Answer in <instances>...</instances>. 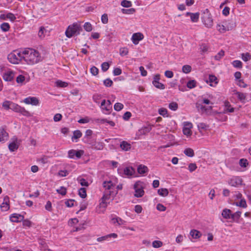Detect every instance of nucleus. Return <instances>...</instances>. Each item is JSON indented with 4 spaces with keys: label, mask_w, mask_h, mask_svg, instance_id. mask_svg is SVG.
<instances>
[{
    "label": "nucleus",
    "mask_w": 251,
    "mask_h": 251,
    "mask_svg": "<svg viewBox=\"0 0 251 251\" xmlns=\"http://www.w3.org/2000/svg\"><path fill=\"white\" fill-rule=\"evenodd\" d=\"M22 55L23 60L29 65L37 63L41 60L39 52L32 49H25L23 51Z\"/></svg>",
    "instance_id": "nucleus-1"
},
{
    "label": "nucleus",
    "mask_w": 251,
    "mask_h": 251,
    "mask_svg": "<svg viewBox=\"0 0 251 251\" xmlns=\"http://www.w3.org/2000/svg\"><path fill=\"white\" fill-rule=\"evenodd\" d=\"M82 28L80 25L77 23H74L67 27L65 34L68 38H71L73 36L77 35L80 34Z\"/></svg>",
    "instance_id": "nucleus-2"
},
{
    "label": "nucleus",
    "mask_w": 251,
    "mask_h": 251,
    "mask_svg": "<svg viewBox=\"0 0 251 251\" xmlns=\"http://www.w3.org/2000/svg\"><path fill=\"white\" fill-rule=\"evenodd\" d=\"M23 51L18 52L14 51L8 55L7 58L10 62L13 64H18L23 60Z\"/></svg>",
    "instance_id": "nucleus-3"
},
{
    "label": "nucleus",
    "mask_w": 251,
    "mask_h": 251,
    "mask_svg": "<svg viewBox=\"0 0 251 251\" xmlns=\"http://www.w3.org/2000/svg\"><path fill=\"white\" fill-rule=\"evenodd\" d=\"M201 19L202 22L206 27L210 28L213 26V20L212 19L211 14L209 13V11L207 9L204 11L201 17Z\"/></svg>",
    "instance_id": "nucleus-4"
},
{
    "label": "nucleus",
    "mask_w": 251,
    "mask_h": 251,
    "mask_svg": "<svg viewBox=\"0 0 251 251\" xmlns=\"http://www.w3.org/2000/svg\"><path fill=\"white\" fill-rule=\"evenodd\" d=\"M111 195H113V192L111 191H104L102 197L101 199V201L100 203L101 207L106 208L107 206L106 201L110 198Z\"/></svg>",
    "instance_id": "nucleus-5"
},
{
    "label": "nucleus",
    "mask_w": 251,
    "mask_h": 251,
    "mask_svg": "<svg viewBox=\"0 0 251 251\" xmlns=\"http://www.w3.org/2000/svg\"><path fill=\"white\" fill-rule=\"evenodd\" d=\"M134 188L135 189L134 196L136 198L142 197L144 194V191L143 188L139 187V183L138 182H136L134 185Z\"/></svg>",
    "instance_id": "nucleus-6"
},
{
    "label": "nucleus",
    "mask_w": 251,
    "mask_h": 251,
    "mask_svg": "<svg viewBox=\"0 0 251 251\" xmlns=\"http://www.w3.org/2000/svg\"><path fill=\"white\" fill-rule=\"evenodd\" d=\"M243 182L242 179L239 176L233 177L228 181V183L232 186L236 187L241 185Z\"/></svg>",
    "instance_id": "nucleus-7"
},
{
    "label": "nucleus",
    "mask_w": 251,
    "mask_h": 251,
    "mask_svg": "<svg viewBox=\"0 0 251 251\" xmlns=\"http://www.w3.org/2000/svg\"><path fill=\"white\" fill-rule=\"evenodd\" d=\"M192 128V125L191 123L186 122L184 123V126L183 128V133L187 136H189L192 134L191 128Z\"/></svg>",
    "instance_id": "nucleus-8"
},
{
    "label": "nucleus",
    "mask_w": 251,
    "mask_h": 251,
    "mask_svg": "<svg viewBox=\"0 0 251 251\" xmlns=\"http://www.w3.org/2000/svg\"><path fill=\"white\" fill-rule=\"evenodd\" d=\"M144 38L143 34L140 32L134 33L131 38V40L134 44L137 45L138 44L139 41L142 40Z\"/></svg>",
    "instance_id": "nucleus-9"
},
{
    "label": "nucleus",
    "mask_w": 251,
    "mask_h": 251,
    "mask_svg": "<svg viewBox=\"0 0 251 251\" xmlns=\"http://www.w3.org/2000/svg\"><path fill=\"white\" fill-rule=\"evenodd\" d=\"M24 101L26 104H30L32 105H37L39 103V100L37 98L31 97L25 99Z\"/></svg>",
    "instance_id": "nucleus-10"
},
{
    "label": "nucleus",
    "mask_w": 251,
    "mask_h": 251,
    "mask_svg": "<svg viewBox=\"0 0 251 251\" xmlns=\"http://www.w3.org/2000/svg\"><path fill=\"white\" fill-rule=\"evenodd\" d=\"M24 217L20 214L14 213L11 215L10 217V221L12 222L18 223L22 221Z\"/></svg>",
    "instance_id": "nucleus-11"
},
{
    "label": "nucleus",
    "mask_w": 251,
    "mask_h": 251,
    "mask_svg": "<svg viewBox=\"0 0 251 251\" xmlns=\"http://www.w3.org/2000/svg\"><path fill=\"white\" fill-rule=\"evenodd\" d=\"M0 207L2 211H7L9 209V198L6 196L3 198V202L2 203Z\"/></svg>",
    "instance_id": "nucleus-12"
},
{
    "label": "nucleus",
    "mask_w": 251,
    "mask_h": 251,
    "mask_svg": "<svg viewBox=\"0 0 251 251\" xmlns=\"http://www.w3.org/2000/svg\"><path fill=\"white\" fill-rule=\"evenodd\" d=\"M8 137V134L3 127L0 128V142H3L7 140Z\"/></svg>",
    "instance_id": "nucleus-13"
},
{
    "label": "nucleus",
    "mask_w": 251,
    "mask_h": 251,
    "mask_svg": "<svg viewBox=\"0 0 251 251\" xmlns=\"http://www.w3.org/2000/svg\"><path fill=\"white\" fill-rule=\"evenodd\" d=\"M124 173L127 176H132L135 173V170L132 167H126L124 170Z\"/></svg>",
    "instance_id": "nucleus-14"
},
{
    "label": "nucleus",
    "mask_w": 251,
    "mask_h": 251,
    "mask_svg": "<svg viewBox=\"0 0 251 251\" xmlns=\"http://www.w3.org/2000/svg\"><path fill=\"white\" fill-rule=\"evenodd\" d=\"M199 13L197 12L195 13H193L191 12H187L186 13V16H190L191 20L192 22L195 23L197 22L199 19Z\"/></svg>",
    "instance_id": "nucleus-15"
},
{
    "label": "nucleus",
    "mask_w": 251,
    "mask_h": 251,
    "mask_svg": "<svg viewBox=\"0 0 251 251\" xmlns=\"http://www.w3.org/2000/svg\"><path fill=\"white\" fill-rule=\"evenodd\" d=\"M120 148L124 151H128L131 149V145L127 142L123 141L121 142Z\"/></svg>",
    "instance_id": "nucleus-16"
},
{
    "label": "nucleus",
    "mask_w": 251,
    "mask_h": 251,
    "mask_svg": "<svg viewBox=\"0 0 251 251\" xmlns=\"http://www.w3.org/2000/svg\"><path fill=\"white\" fill-rule=\"evenodd\" d=\"M231 213L232 212L231 210L227 208H225L222 211V216L225 219H229L231 218Z\"/></svg>",
    "instance_id": "nucleus-17"
},
{
    "label": "nucleus",
    "mask_w": 251,
    "mask_h": 251,
    "mask_svg": "<svg viewBox=\"0 0 251 251\" xmlns=\"http://www.w3.org/2000/svg\"><path fill=\"white\" fill-rule=\"evenodd\" d=\"M242 212L241 211H238L235 212L233 214L231 213V218L233 221H234L236 223L239 222V220L241 217Z\"/></svg>",
    "instance_id": "nucleus-18"
},
{
    "label": "nucleus",
    "mask_w": 251,
    "mask_h": 251,
    "mask_svg": "<svg viewBox=\"0 0 251 251\" xmlns=\"http://www.w3.org/2000/svg\"><path fill=\"white\" fill-rule=\"evenodd\" d=\"M235 94L238 100H239L242 102L245 103L246 102L247 97L246 94L237 92Z\"/></svg>",
    "instance_id": "nucleus-19"
},
{
    "label": "nucleus",
    "mask_w": 251,
    "mask_h": 251,
    "mask_svg": "<svg viewBox=\"0 0 251 251\" xmlns=\"http://www.w3.org/2000/svg\"><path fill=\"white\" fill-rule=\"evenodd\" d=\"M190 235L194 239H198L201 236V234L196 229H192L190 232Z\"/></svg>",
    "instance_id": "nucleus-20"
},
{
    "label": "nucleus",
    "mask_w": 251,
    "mask_h": 251,
    "mask_svg": "<svg viewBox=\"0 0 251 251\" xmlns=\"http://www.w3.org/2000/svg\"><path fill=\"white\" fill-rule=\"evenodd\" d=\"M103 186L105 189V191H111L110 190L114 187V185L111 181H105L103 183Z\"/></svg>",
    "instance_id": "nucleus-21"
},
{
    "label": "nucleus",
    "mask_w": 251,
    "mask_h": 251,
    "mask_svg": "<svg viewBox=\"0 0 251 251\" xmlns=\"http://www.w3.org/2000/svg\"><path fill=\"white\" fill-rule=\"evenodd\" d=\"M13 74L11 72L5 73L3 75V78L6 81H10L13 79Z\"/></svg>",
    "instance_id": "nucleus-22"
},
{
    "label": "nucleus",
    "mask_w": 251,
    "mask_h": 251,
    "mask_svg": "<svg viewBox=\"0 0 251 251\" xmlns=\"http://www.w3.org/2000/svg\"><path fill=\"white\" fill-rule=\"evenodd\" d=\"M148 171V168L146 166L140 165L137 168V171L140 174H144Z\"/></svg>",
    "instance_id": "nucleus-23"
},
{
    "label": "nucleus",
    "mask_w": 251,
    "mask_h": 251,
    "mask_svg": "<svg viewBox=\"0 0 251 251\" xmlns=\"http://www.w3.org/2000/svg\"><path fill=\"white\" fill-rule=\"evenodd\" d=\"M18 148L19 145L15 141L10 143L8 145V149L11 151H15Z\"/></svg>",
    "instance_id": "nucleus-24"
},
{
    "label": "nucleus",
    "mask_w": 251,
    "mask_h": 251,
    "mask_svg": "<svg viewBox=\"0 0 251 251\" xmlns=\"http://www.w3.org/2000/svg\"><path fill=\"white\" fill-rule=\"evenodd\" d=\"M111 221L113 224H115L116 223H117L119 226L122 225L125 223L124 220L119 217L113 218L111 219Z\"/></svg>",
    "instance_id": "nucleus-25"
},
{
    "label": "nucleus",
    "mask_w": 251,
    "mask_h": 251,
    "mask_svg": "<svg viewBox=\"0 0 251 251\" xmlns=\"http://www.w3.org/2000/svg\"><path fill=\"white\" fill-rule=\"evenodd\" d=\"M158 194L162 197H166L169 194V191L166 188H160L158 190Z\"/></svg>",
    "instance_id": "nucleus-26"
},
{
    "label": "nucleus",
    "mask_w": 251,
    "mask_h": 251,
    "mask_svg": "<svg viewBox=\"0 0 251 251\" xmlns=\"http://www.w3.org/2000/svg\"><path fill=\"white\" fill-rule=\"evenodd\" d=\"M184 153L189 157H193L194 156L195 153L193 149L191 148H187L184 151Z\"/></svg>",
    "instance_id": "nucleus-27"
},
{
    "label": "nucleus",
    "mask_w": 251,
    "mask_h": 251,
    "mask_svg": "<svg viewBox=\"0 0 251 251\" xmlns=\"http://www.w3.org/2000/svg\"><path fill=\"white\" fill-rule=\"evenodd\" d=\"M78 195L81 198H85L87 196L86 190L85 188H81L79 189Z\"/></svg>",
    "instance_id": "nucleus-28"
},
{
    "label": "nucleus",
    "mask_w": 251,
    "mask_h": 251,
    "mask_svg": "<svg viewBox=\"0 0 251 251\" xmlns=\"http://www.w3.org/2000/svg\"><path fill=\"white\" fill-rule=\"evenodd\" d=\"M122 12L125 14H133L135 12V9L133 8L129 9H122Z\"/></svg>",
    "instance_id": "nucleus-29"
},
{
    "label": "nucleus",
    "mask_w": 251,
    "mask_h": 251,
    "mask_svg": "<svg viewBox=\"0 0 251 251\" xmlns=\"http://www.w3.org/2000/svg\"><path fill=\"white\" fill-rule=\"evenodd\" d=\"M152 84L156 88L158 89H164L165 88V85L159 81H152Z\"/></svg>",
    "instance_id": "nucleus-30"
},
{
    "label": "nucleus",
    "mask_w": 251,
    "mask_h": 251,
    "mask_svg": "<svg viewBox=\"0 0 251 251\" xmlns=\"http://www.w3.org/2000/svg\"><path fill=\"white\" fill-rule=\"evenodd\" d=\"M82 136V133L79 130H76L74 131L73 136L72 137V139H78L80 138Z\"/></svg>",
    "instance_id": "nucleus-31"
},
{
    "label": "nucleus",
    "mask_w": 251,
    "mask_h": 251,
    "mask_svg": "<svg viewBox=\"0 0 251 251\" xmlns=\"http://www.w3.org/2000/svg\"><path fill=\"white\" fill-rule=\"evenodd\" d=\"M19 110H20L18 111V112L21 113L24 116L27 117H29L30 116V113L28 111L25 110V108L20 106Z\"/></svg>",
    "instance_id": "nucleus-32"
},
{
    "label": "nucleus",
    "mask_w": 251,
    "mask_h": 251,
    "mask_svg": "<svg viewBox=\"0 0 251 251\" xmlns=\"http://www.w3.org/2000/svg\"><path fill=\"white\" fill-rule=\"evenodd\" d=\"M192 70V67L189 65H185L182 68V71L185 74L190 73Z\"/></svg>",
    "instance_id": "nucleus-33"
},
{
    "label": "nucleus",
    "mask_w": 251,
    "mask_h": 251,
    "mask_svg": "<svg viewBox=\"0 0 251 251\" xmlns=\"http://www.w3.org/2000/svg\"><path fill=\"white\" fill-rule=\"evenodd\" d=\"M217 30L221 33H225L227 30H228V28H227L225 25H218L217 26Z\"/></svg>",
    "instance_id": "nucleus-34"
},
{
    "label": "nucleus",
    "mask_w": 251,
    "mask_h": 251,
    "mask_svg": "<svg viewBox=\"0 0 251 251\" xmlns=\"http://www.w3.org/2000/svg\"><path fill=\"white\" fill-rule=\"evenodd\" d=\"M0 28L3 31H8L10 29V25L8 23H3L0 25Z\"/></svg>",
    "instance_id": "nucleus-35"
},
{
    "label": "nucleus",
    "mask_w": 251,
    "mask_h": 251,
    "mask_svg": "<svg viewBox=\"0 0 251 251\" xmlns=\"http://www.w3.org/2000/svg\"><path fill=\"white\" fill-rule=\"evenodd\" d=\"M112 103L109 100H107L106 104L104 108H103V110L106 111L108 113L110 112V111L112 110Z\"/></svg>",
    "instance_id": "nucleus-36"
},
{
    "label": "nucleus",
    "mask_w": 251,
    "mask_h": 251,
    "mask_svg": "<svg viewBox=\"0 0 251 251\" xmlns=\"http://www.w3.org/2000/svg\"><path fill=\"white\" fill-rule=\"evenodd\" d=\"M239 165L242 167H246L249 165V162L247 159L242 158L239 160Z\"/></svg>",
    "instance_id": "nucleus-37"
},
{
    "label": "nucleus",
    "mask_w": 251,
    "mask_h": 251,
    "mask_svg": "<svg viewBox=\"0 0 251 251\" xmlns=\"http://www.w3.org/2000/svg\"><path fill=\"white\" fill-rule=\"evenodd\" d=\"M56 192L62 196H65L67 193V189L65 187L61 186L56 190Z\"/></svg>",
    "instance_id": "nucleus-38"
},
{
    "label": "nucleus",
    "mask_w": 251,
    "mask_h": 251,
    "mask_svg": "<svg viewBox=\"0 0 251 251\" xmlns=\"http://www.w3.org/2000/svg\"><path fill=\"white\" fill-rule=\"evenodd\" d=\"M152 247L154 248H158L163 246L162 242L158 240H155L152 242Z\"/></svg>",
    "instance_id": "nucleus-39"
},
{
    "label": "nucleus",
    "mask_w": 251,
    "mask_h": 251,
    "mask_svg": "<svg viewBox=\"0 0 251 251\" xmlns=\"http://www.w3.org/2000/svg\"><path fill=\"white\" fill-rule=\"evenodd\" d=\"M169 108L173 111H176L178 108V104L176 102H172L169 104Z\"/></svg>",
    "instance_id": "nucleus-40"
},
{
    "label": "nucleus",
    "mask_w": 251,
    "mask_h": 251,
    "mask_svg": "<svg viewBox=\"0 0 251 251\" xmlns=\"http://www.w3.org/2000/svg\"><path fill=\"white\" fill-rule=\"evenodd\" d=\"M242 58L244 61L247 62L251 59V55L248 52L242 53Z\"/></svg>",
    "instance_id": "nucleus-41"
},
{
    "label": "nucleus",
    "mask_w": 251,
    "mask_h": 251,
    "mask_svg": "<svg viewBox=\"0 0 251 251\" xmlns=\"http://www.w3.org/2000/svg\"><path fill=\"white\" fill-rule=\"evenodd\" d=\"M124 108V105L120 102L116 103L114 105V109L117 111H119Z\"/></svg>",
    "instance_id": "nucleus-42"
},
{
    "label": "nucleus",
    "mask_w": 251,
    "mask_h": 251,
    "mask_svg": "<svg viewBox=\"0 0 251 251\" xmlns=\"http://www.w3.org/2000/svg\"><path fill=\"white\" fill-rule=\"evenodd\" d=\"M196 86V81L195 80L189 81L187 83V86L190 89L193 88Z\"/></svg>",
    "instance_id": "nucleus-43"
},
{
    "label": "nucleus",
    "mask_w": 251,
    "mask_h": 251,
    "mask_svg": "<svg viewBox=\"0 0 251 251\" xmlns=\"http://www.w3.org/2000/svg\"><path fill=\"white\" fill-rule=\"evenodd\" d=\"M101 98V95L98 94H94L93 96V100L97 103H100V100Z\"/></svg>",
    "instance_id": "nucleus-44"
},
{
    "label": "nucleus",
    "mask_w": 251,
    "mask_h": 251,
    "mask_svg": "<svg viewBox=\"0 0 251 251\" xmlns=\"http://www.w3.org/2000/svg\"><path fill=\"white\" fill-rule=\"evenodd\" d=\"M121 5L125 7H129L132 5L131 2L127 0H124L121 2Z\"/></svg>",
    "instance_id": "nucleus-45"
},
{
    "label": "nucleus",
    "mask_w": 251,
    "mask_h": 251,
    "mask_svg": "<svg viewBox=\"0 0 251 251\" xmlns=\"http://www.w3.org/2000/svg\"><path fill=\"white\" fill-rule=\"evenodd\" d=\"M232 65L237 68H241L242 67V63L240 60H235L232 63Z\"/></svg>",
    "instance_id": "nucleus-46"
},
{
    "label": "nucleus",
    "mask_w": 251,
    "mask_h": 251,
    "mask_svg": "<svg viewBox=\"0 0 251 251\" xmlns=\"http://www.w3.org/2000/svg\"><path fill=\"white\" fill-rule=\"evenodd\" d=\"M93 148L97 150H101L103 148V145L102 143L98 142L93 145Z\"/></svg>",
    "instance_id": "nucleus-47"
},
{
    "label": "nucleus",
    "mask_w": 251,
    "mask_h": 251,
    "mask_svg": "<svg viewBox=\"0 0 251 251\" xmlns=\"http://www.w3.org/2000/svg\"><path fill=\"white\" fill-rule=\"evenodd\" d=\"M84 29L86 31L90 32L92 30V26L91 24L89 22H86L83 25Z\"/></svg>",
    "instance_id": "nucleus-48"
},
{
    "label": "nucleus",
    "mask_w": 251,
    "mask_h": 251,
    "mask_svg": "<svg viewBox=\"0 0 251 251\" xmlns=\"http://www.w3.org/2000/svg\"><path fill=\"white\" fill-rule=\"evenodd\" d=\"M128 53V50L127 48H122L120 50V54L122 56H125Z\"/></svg>",
    "instance_id": "nucleus-49"
},
{
    "label": "nucleus",
    "mask_w": 251,
    "mask_h": 251,
    "mask_svg": "<svg viewBox=\"0 0 251 251\" xmlns=\"http://www.w3.org/2000/svg\"><path fill=\"white\" fill-rule=\"evenodd\" d=\"M20 106H19V105L15 104L13 102H12V103H11V107L10 109L18 112V111L20 110Z\"/></svg>",
    "instance_id": "nucleus-50"
},
{
    "label": "nucleus",
    "mask_w": 251,
    "mask_h": 251,
    "mask_svg": "<svg viewBox=\"0 0 251 251\" xmlns=\"http://www.w3.org/2000/svg\"><path fill=\"white\" fill-rule=\"evenodd\" d=\"M209 82L210 83H214L215 84L218 83L217 78L214 75H209Z\"/></svg>",
    "instance_id": "nucleus-51"
},
{
    "label": "nucleus",
    "mask_w": 251,
    "mask_h": 251,
    "mask_svg": "<svg viewBox=\"0 0 251 251\" xmlns=\"http://www.w3.org/2000/svg\"><path fill=\"white\" fill-rule=\"evenodd\" d=\"M56 86L60 87H66L68 86V83L61 81V80H58L56 82Z\"/></svg>",
    "instance_id": "nucleus-52"
},
{
    "label": "nucleus",
    "mask_w": 251,
    "mask_h": 251,
    "mask_svg": "<svg viewBox=\"0 0 251 251\" xmlns=\"http://www.w3.org/2000/svg\"><path fill=\"white\" fill-rule=\"evenodd\" d=\"M6 18L9 19L11 22H14L16 19L14 14L12 13H8L6 15Z\"/></svg>",
    "instance_id": "nucleus-53"
},
{
    "label": "nucleus",
    "mask_w": 251,
    "mask_h": 251,
    "mask_svg": "<svg viewBox=\"0 0 251 251\" xmlns=\"http://www.w3.org/2000/svg\"><path fill=\"white\" fill-rule=\"evenodd\" d=\"M236 205L243 208H246L247 206L245 199H241L238 203H237Z\"/></svg>",
    "instance_id": "nucleus-54"
},
{
    "label": "nucleus",
    "mask_w": 251,
    "mask_h": 251,
    "mask_svg": "<svg viewBox=\"0 0 251 251\" xmlns=\"http://www.w3.org/2000/svg\"><path fill=\"white\" fill-rule=\"evenodd\" d=\"M103 84L106 87H110L113 84V81L111 79L107 78L103 81Z\"/></svg>",
    "instance_id": "nucleus-55"
},
{
    "label": "nucleus",
    "mask_w": 251,
    "mask_h": 251,
    "mask_svg": "<svg viewBox=\"0 0 251 251\" xmlns=\"http://www.w3.org/2000/svg\"><path fill=\"white\" fill-rule=\"evenodd\" d=\"M75 200L73 199L68 200L65 201V203L66 206L68 207H73L74 205Z\"/></svg>",
    "instance_id": "nucleus-56"
},
{
    "label": "nucleus",
    "mask_w": 251,
    "mask_h": 251,
    "mask_svg": "<svg viewBox=\"0 0 251 251\" xmlns=\"http://www.w3.org/2000/svg\"><path fill=\"white\" fill-rule=\"evenodd\" d=\"M12 102L9 101H5L2 103V107L4 108L5 109H9L11 107V103Z\"/></svg>",
    "instance_id": "nucleus-57"
},
{
    "label": "nucleus",
    "mask_w": 251,
    "mask_h": 251,
    "mask_svg": "<svg viewBox=\"0 0 251 251\" xmlns=\"http://www.w3.org/2000/svg\"><path fill=\"white\" fill-rule=\"evenodd\" d=\"M109 68V64L108 62H103L101 64V69L103 72H106Z\"/></svg>",
    "instance_id": "nucleus-58"
},
{
    "label": "nucleus",
    "mask_w": 251,
    "mask_h": 251,
    "mask_svg": "<svg viewBox=\"0 0 251 251\" xmlns=\"http://www.w3.org/2000/svg\"><path fill=\"white\" fill-rule=\"evenodd\" d=\"M90 72L93 75H97L99 73V69L95 66H93L90 69Z\"/></svg>",
    "instance_id": "nucleus-59"
},
{
    "label": "nucleus",
    "mask_w": 251,
    "mask_h": 251,
    "mask_svg": "<svg viewBox=\"0 0 251 251\" xmlns=\"http://www.w3.org/2000/svg\"><path fill=\"white\" fill-rule=\"evenodd\" d=\"M225 52L224 50H221L219 53L215 56V59L217 60H219L222 57L224 56Z\"/></svg>",
    "instance_id": "nucleus-60"
},
{
    "label": "nucleus",
    "mask_w": 251,
    "mask_h": 251,
    "mask_svg": "<svg viewBox=\"0 0 251 251\" xmlns=\"http://www.w3.org/2000/svg\"><path fill=\"white\" fill-rule=\"evenodd\" d=\"M197 168V166L195 163H190L188 166V169L190 172H193Z\"/></svg>",
    "instance_id": "nucleus-61"
},
{
    "label": "nucleus",
    "mask_w": 251,
    "mask_h": 251,
    "mask_svg": "<svg viewBox=\"0 0 251 251\" xmlns=\"http://www.w3.org/2000/svg\"><path fill=\"white\" fill-rule=\"evenodd\" d=\"M101 22L104 24H106L108 23V16H107V14H103L102 16H101Z\"/></svg>",
    "instance_id": "nucleus-62"
},
{
    "label": "nucleus",
    "mask_w": 251,
    "mask_h": 251,
    "mask_svg": "<svg viewBox=\"0 0 251 251\" xmlns=\"http://www.w3.org/2000/svg\"><path fill=\"white\" fill-rule=\"evenodd\" d=\"M196 108L199 110H201V111H206V107L201 103H197L196 104Z\"/></svg>",
    "instance_id": "nucleus-63"
},
{
    "label": "nucleus",
    "mask_w": 251,
    "mask_h": 251,
    "mask_svg": "<svg viewBox=\"0 0 251 251\" xmlns=\"http://www.w3.org/2000/svg\"><path fill=\"white\" fill-rule=\"evenodd\" d=\"M167 110L165 108H161L158 110L159 114L164 117L167 114Z\"/></svg>",
    "instance_id": "nucleus-64"
}]
</instances>
